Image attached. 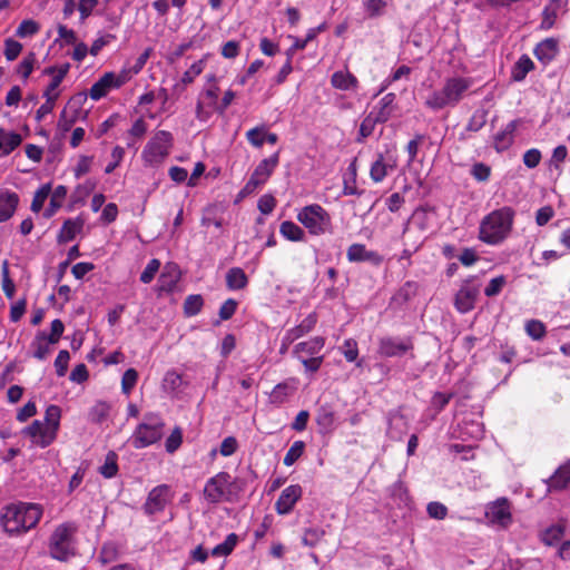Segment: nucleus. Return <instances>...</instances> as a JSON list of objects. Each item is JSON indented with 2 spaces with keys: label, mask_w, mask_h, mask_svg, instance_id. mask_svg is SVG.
Segmentation results:
<instances>
[{
  "label": "nucleus",
  "mask_w": 570,
  "mask_h": 570,
  "mask_svg": "<svg viewBox=\"0 0 570 570\" xmlns=\"http://www.w3.org/2000/svg\"><path fill=\"white\" fill-rule=\"evenodd\" d=\"M412 69L405 65H402L400 66L399 68H396L392 75L386 78L383 83H382V88H381V92L384 91L392 82L394 81H397V80H401L403 78H407L411 73Z\"/></svg>",
  "instance_id": "13d9d810"
},
{
  "label": "nucleus",
  "mask_w": 570,
  "mask_h": 570,
  "mask_svg": "<svg viewBox=\"0 0 570 570\" xmlns=\"http://www.w3.org/2000/svg\"><path fill=\"white\" fill-rule=\"evenodd\" d=\"M505 283H507V279L503 275L492 278L489 282V284L487 285V287L484 288V294L488 297H493V296L498 295L504 287Z\"/></svg>",
  "instance_id": "774afa93"
},
{
  "label": "nucleus",
  "mask_w": 570,
  "mask_h": 570,
  "mask_svg": "<svg viewBox=\"0 0 570 570\" xmlns=\"http://www.w3.org/2000/svg\"><path fill=\"white\" fill-rule=\"evenodd\" d=\"M248 284V277L240 267H232L226 273V286L229 291L244 289Z\"/></svg>",
  "instance_id": "7c9ffc66"
},
{
  "label": "nucleus",
  "mask_w": 570,
  "mask_h": 570,
  "mask_svg": "<svg viewBox=\"0 0 570 570\" xmlns=\"http://www.w3.org/2000/svg\"><path fill=\"white\" fill-rule=\"evenodd\" d=\"M265 127H255L246 132V138L250 145L261 148L264 145Z\"/></svg>",
  "instance_id": "69168bd1"
},
{
  "label": "nucleus",
  "mask_w": 570,
  "mask_h": 570,
  "mask_svg": "<svg viewBox=\"0 0 570 570\" xmlns=\"http://www.w3.org/2000/svg\"><path fill=\"white\" fill-rule=\"evenodd\" d=\"M305 443L303 441H295L284 456V464L292 466L304 453Z\"/></svg>",
  "instance_id": "49530a36"
},
{
  "label": "nucleus",
  "mask_w": 570,
  "mask_h": 570,
  "mask_svg": "<svg viewBox=\"0 0 570 570\" xmlns=\"http://www.w3.org/2000/svg\"><path fill=\"white\" fill-rule=\"evenodd\" d=\"M325 535V531L321 528H309L304 531L302 542L307 547H315Z\"/></svg>",
  "instance_id": "603ef678"
},
{
  "label": "nucleus",
  "mask_w": 570,
  "mask_h": 570,
  "mask_svg": "<svg viewBox=\"0 0 570 570\" xmlns=\"http://www.w3.org/2000/svg\"><path fill=\"white\" fill-rule=\"evenodd\" d=\"M99 472L107 479L114 478L118 472L117 455L109 452L106 455L105 463L99 468Z\"/></svg>",
  "instance_id": "de8ad7c7"
},
{
  "label": "nucleus",
  "mask_w": 570,
  "mask_h": 570,
  "mask_svg": "<svg viewBox=\"0 0 570 570\" xmlns=\"http://www.w3.org/2000/svg\"><path fill=\"white\" fill-rule=\"evenodd\" d=\"M23 433L30 436L32 443L41 449H45L53 443L58 432L41 420H35L29 426L23 430Z\"/></svg>",
  "instance_id": "ddd939ff"
},
{
  "label": "nucleus",
  "mask_w": 570,
  "mask_h": 570,
  "mask_svg": "<svg viewBox=\"0 0 570 570\" xmlns=\"http://www.w3.org/2000/svg\"><path fill=\"white\" fill-rule=\"evenodd\" d=\"M138 380V373L135 368H128L121 379L122 393L129 395Z\"/></svg>",
  "instance_id": "4d7b16f0"
},
{
  "label": "nucleus",
  "mask_w": 570,
  "mask_h": 570,
  "mask_svg": "<svg viewBox=\"0 0 570 570\" xmlns=\"http://www.w3.org/2000/svg\"><path fill=\"white\" fill-rule=\"evenodd\" d=\"M173 493L167 484L155 487L149 493L144 504V511L148 515L163 512L170 502Z\"/></svg>",
  "instance_id": "f8f14e48"
},
{
  "label": "nucleus",
  "mask_w": 570,
  "mask_h": 570,
  "mask_svg": "<svg viewBox=\"0 0 570 570\" xmlns=\"http://www.w3.org/2000/svg\"><path fill=\"white\" fill-rule=\"evenodd\" d=\"M297 220L315 236L325 234L331 227L330 214L318 204L303 207L297 213Z\"/></svg>",
  "instance_id": "0eeeda50"
},
{
  "label": "nucleus",
  "mask_w": 570,
  "mask_h": 570,
  "mask_svg": "<svg viewBox=\"0 0 570 570\" xmlns=\"http://www.w3.org/2000/svg\"><path fill=\"white\" fill-rule=\"evenodd\" d=\"M21 144V136L0 129V155L7 156Z\"/></svg>",
  "instance_id": "f704fd0d"
},
{
  "label": "nucleus",
  "mask_w": 570,
  "mask_h": 570,
  "mask_svg": "<svg viewBox=\"0 0 570 570\" xmlns=\"http://www.w3.org/2000/svg\"><path fill=\"white\" fill-rule=\"evenodd\" d=\"M67 191V187L63 185L57 186L53 190L51 189L49 206L43 212L45 218H51L62 207Z\"/></svg>",
  "instance_id": "c85d7f7f"
},
{
  "label": "nucleus",
  "mask_w": 570,
  "mask_h": 570,
  "mask_svg": "<svg viewBox=\"0 0 570 570\" xmlns=\"http://www.w3.org/2000/svg\"><path fill=\"white\" fill-rule=\"evenodd\" d=\"M317 323L315 313L308 314L297 326L287 330L283 336V346L288 347L294 341L309 333Z\"/></svg>",
  "instance_id": "412c9836"
},
{
  "label": "nucleus",
  "mask_w": 570,
  "mask_h": 570,
  "mask_svg": "<svg viewBox=\"0 0 570 570\" xmlns=\"http://www.w3.org/2000/svg\"><path fill=\"white\" fill-rule=\"evenodd\" d=\"M518 120L508 122L499 132L494 136V148L497 151L507 150L514 140V131L518 128Z\"/></svg>",
  "instance_id": "a878e982"
},
{
  "label": "nucleus",
  "mask_w": 570,
  "mask_h": 570,
  "mask_svg": "<svg viewBox=\"0 0 570 570\" xmlns=\"http://www.w3.org/2000/svg\"><path fill=\"white\" fill-rule=\"evenodd\" d=\"M21 51H22V45L19 41L13 40L11 38H8L4 40L3 55L8 61L16 60L19 57V55L21 53Z\"/></svg>",
  "instance_id": "5fc2aeb1"
},
{
  "label": "nucleus",
  "mask_w": 570,
  "mask_h": 570,
  "mask_svg": "<svg viewBox=\"0 0 570 570\" xmlns=\"http://www.w3.org/2000/svg\"><path fill=\"white\" fill-rule=\"evenodd\" d=\"M281 235L291 242H302L305 238L304 230L291 220H285L279 226Z\"/></svg>",
  "instance_id": "c9c22d12"
},
{
  "label": "nucleus",
  "mask_w": 570,
  "mask_h": 570,
  "mask_svg": "<svg viewBox=\"0 0 570 570\" xmlns=\"http://www.w3.org/2000/svg\"><path fill=\"white\" fill-rule=\"evenodd\" d=\"M233 483L234 481L229 473L219 472L207 480L204 487V498L213 504L228 501Z\"/></svg>",
  "instance_id": "1a4fd4ad"
},
{
  "label": "nucleus",
  "mask_w": 570,
  "mask_h": 570,
  "mask_svg": "<svg viewBox=\"0 0 570 570\" xmlns=\"http://www.w3.org/2000/svg\"><path fill=\"white\" fill-rule=\"evenodd\" d=\"M37 61L36 55L33 52H29L18 65L17 72L26 80L29 78L31 72L33 71L35 63Z\"/></svg>",
  "instance_id": "3c124183"
},
{
  "label": "nucleus",
  "mask_w": 570,
  "mask_h": 570,
  "mask_svg": "<svg viewBox=\"0 0 570 570\" xmlns=\"http://www.w3.org/2000/svg\"><path fill=\"white\" fill-rule=\"evenodd\" d=\"M279 161V154L275 153L268 158L263 159L254 169L252 176L239 193V197L253 194L259 186L264 185Z\"/></svg>",
  "instance_id": "9d476101"
},
{
  "label": "nucleus",
  "mask_w": 570,
  "mask_h": 570,
  "mask_svg": "<svg viewBox=\"0 0 570 570\" xmlns=\"http://www.w3.org/2000/svg\"><path fill=\"white\" fill-rule=\"evenodd\" d=\"M385 7V0H366L364 3L365 11L371 18L383 14Z\"/></svg>",
  "instance_id": "338daca9"
},
{
  "label": "nucleus",
  "mask_w": 570,
  "mask_h": 570,
  "mask_svg": "<svg viewBox=\"0 0 570 570\" xmlns=\"http://www.w3.org/2000/svg\"><path fill=\"white\" fill-rule=\"evenodd\" d=\"M20 197L10 189H0V223L11 219L19 206Z\"/></svg>",
  "instance_id": "6ab92c4d"
},
{
  "label": "nucleus",
  "mask_w": 570,
  "mask_h": 570,
  "mask_svg": "<svg viewBox=\"0 0 570 570\" xmlns=\"http://www.w3.org/2000/svg\"><path fill=\"white\" fill-rule=\"evenodd\" d=\"M206 57L195 61L183 75L181 82L184 85L191 83L196 77H198L205 69Z\"/></svg>",
  "instance_id": "79ce46f5"
},
{
  "label": "nucleus",
  "mask_w": 570,
  "mask_h": 570,
  "mask_svg": "<svg viewBox=\"0 0 570 570\" xmlns=\"http://www.w3.org/2000/svg\"><path fill=\"white\" fill-rule=\"evenodd\" d=\"M76 532L77 525L72 522H65L55 528L48 543L51 558L67 561L76 554Z\"/></svg>",
  "instance_id": "20e7f679"
},
{
  "label": "nucleus",
  "mask_w": 570,
  "mask_h": 570,
  "mask_svg": "<svg viewBox=\"0 0 570 570\" xmlns=\"http://www.w3.org/2000/svg\"><path fill=\"white\" fill-rule=\"evenodd\" d=\"M533 67L534 65L528 56H521L512 68V79L515 81H522L527 77V75L533 69Z\"/></svg>",
  "instance_id": "e433bc0d"
},
{
  "label": "nucleus",
  "mask_w": 570,
  "mask_h": 570,
  "mask_svg": "<svg viewBox=\"0 0 570 570\" xmlns=\"http://www.w3.org/2000/svg\"><path fill=\"white\" fill-rule=\"evenodd\" d=\"M94 163L92 156L81 155L78 158L76 166L73 167V175L77 179L88 174L91 170V166Z\"/></svg>",
  "instance_id": "864d4df0"
},
{
  "label": "nucleus",
  "mask_w": 570,
  "mask_h": 570,
  "mask_svg": "<svg viewBox=\"0 0 570 570\" xmlns=\"http://www.w3.org/2000/svg\"><path fill=\"white\" fill-rule=\"evenodd\" d=\"M479 293L480 285L475 283V279L473 277L465 279L455 295V308L462 314L472 311Z\"/></svg>",
  "instance_id": "9b49d317"
},
{
  "label": "nucleus",
  "mask_w": 570,
  "mask_h": 570,
  "mask_svg": "<svg viewBox=\"0 0 570 570\" xmlns=\"http://www.w3.org/2000/svg\"><path fill=\"white\" fill-rule=\"evenodd\" d=\"M160 268V261L157 258H153L149 261L142 273L140 274V282L144 284H149L156 276L157 272Z\"/></svg>",
  "instance_id": "bf43d9fd"
},
{
  "label": "nucleus",
  "mask_w": 570,
  "mask_h": 570,
  "mask_svg": "<svg viewBox=\"0 0 570 570\" xmlns=\"http://www.w3.org/2000/svg\"><path fill=\"white\" fill-rule=\"evenodd\" d=\"M296 386L289 382L277 384L269 394V402L274 405L285 403L294 394Z\"/></svg>",
  "instance_id": "2f4dec72"
},
{
  "label": "nucleus",
  "mask_w": 570,
  "mask_h": 570,
  "mask_svg": "<svg viewBox=\"0 0 570 570\" xmlns=\"http://www.w3.org/2000/svg\"><path fill=\"white\" fill-rule=\"evenodd\" d=\"M558 53V42L552 39H546L537 45L534 55L538 60L547 65L554 59Z\"/></svg>",
  "instance_id": "cd10ccee"
},
{
  "label": "nucleus",
  "mask_w": 570,
  "mask_h": 570,
  "mask_svg": "<svg viewBox=\"0 0 570 570\" xmlns=\"http://www.w3.org/2000/svg\"><path fill=\"white\" fill-rule=\"evenodd\" d=\"M238 542V537L235 533H230L226 537L224 542L217 544L213 550L214 557H226L232 553Z\"/></svg>",
  "instance_id": "58836bf2"
},
{
  "label": "nucleus",
  "mask_w": 570,
  "mask_h": 570,
  "mask_svg": "<svg viewBox=\"0 0 570 570\" xmlns=\"http://www.w3.org/2000/svg\"><path fill=\"white\" fill-rule=\"evenodd\" d=\"M114 40H116L115 35L100 33L92 42L91 48L89 49L90 53L92 56H97L104 47L110 45Z\"/></svg>",
  "instance_id": "052dcab7"
},
{
  "label": "nucleus",
  "mask_w": 570,
  "mask_h": 570,
  "mask_svg": "<svg viewBox=\"0 0 570 570\" xmlns=\"http://www.w3.org/2000/svg\"><path fill=\"white\" fill-rule=\"evenodd\" d=\"M487 519L492 524L507 528L512 522L510 504L507 499L491 503L485 511Z\"/></svg>",
  "instance_id": "f3484780"
},
{
  "label": "nucleus",
  "mask_w": 570,
  "mask_h": 570,
  "mask_svg": "<svg viewBox=\"0 0 570 570\" xmlns=\"http://www.w3.org/2000/svg\"><path fill=\"white\" fill-rule=\"evenodd\" d=\"M179 279L180 271L178 266L173 263L166 264L158 278L157 291L159 293H169L174 291Z\"/></svg>",
  "instance_id": "4be33fe9"
},
{
  "label": "nucleus",
  "mask_w": 570,
  "mask_h": 570,
  "mask_svg": "<svg viewBox=\"0 0 570 570\" xmlns=\"http://www.w3.org/2000/svg\"><path fill=\"white\" fill-rule=\"evenodd\" d=\"M43 509L38 503L13 502L0 512V524L10 535H19L33 529L40 521Z\"/></svg>",
  "instance_id": "f257e3e1"
},
{
  "label": "nucleus",
  "mask_w": 570,
  "mask_h": 570,
  "mask_svg": "<svg viewBox=\"0 0 570 570\" xmlns=\"http://www.w3.org/2000/svg\"><path fill=\"white\" fill-rule=\"evenodd\" d=\"M324 344V337L315 336L308 341L296 344L293 350V354L297 358L314 357V355L318 354L322 351Z\"/></svg>",
  "instance_id": "b1692460"
},
{
  "label": "nucleus",
  "mask_w": 570,
  "mask_h": 570,
  "mask_svg": "<svg viewBox=\"0 0 570 570\" xmlns=\"http://www.w3.org/2000/svg\"><path fill=\"white\" fill-rule=\"evenodd\" d=\"M70 70V65L68 62L62 63L60 66H51L43 70L45 75L51 76V80L49 85L43 90V97L52 98L53 100H58L61 94L59 89L62 80L67 76Z\"/></svg>",
  "instance_id": "dca6fc26"
},
{
  "label": "nucleus",
  "mask_w": 570,
  "mask_h": 570,
  "mask_svg": "<svg viewBox=\"0 0 570 570\" xmlns=\"http://www.w3.org/2000/svg\"><path fill=\"white\" fill-rule=\"evenodd\" d=\"M515 210L503 206L485 215L480 222L479 239L491 246L503 243L512 232Z\"/></svg>",
  "instance_id": "f03ea898"
},
{
  "label": "nucleus",
  "mask_w": 570,
  "mask_h": 570,
  "mask_svg": "<svg viewBox=\"0 0 570 570\" xmlns=\"http://www.w3.org/2000/svg\"><path fill=\"white\" fill-rule=\"evenodd\" d=\"M183 383V379L179 373L171 370L168 371L163 380V387L167 392H175L177 391Z\"/></svg>",
  "instance_id": "8fccbe9b"
},
{
  "label": "nucleus",
  "mask_w": 570,
  "mask_h": 570,
  "mask_svg": "<svg viewBox=\"0 0 570 570\" xmlns=\"http://www.w3.org/2000/svg\"><path fill=\"white\" fill-rule=\"evenodd\" d=\"M53 344H56V342H51L47 332H38L31 343L33 357L40 361L46 360L51 352L50 346Z\"/></svg>",
  "instance_id": "bb28decb"
},
{
  "label": "nucleus",
  "mask_w": 570,
  "mask_h": 570,
  "mask_svg": "<svg viewBox=\"0 0 570 570\" xmlns=\"http://www.w3.org/2000/svg\"><path fill=\"white\" fill-rule=\"evenodd\" d=\"M546 483L548 492L564 490L570 483V460L561 464Z\"/></svg>",
  "instance_id": "5701e85b"
},
{
  "label": "nucleus",
  "mask_w": 570,
  "mask_h": 570,
  "mask_svg": "<svg viewBox=\"0 0 570 570\" xmlns=\"http://www.w3.org/2000/svg\"><path fill=\"white\" fill-rule=\"evenodd\" d=\"M397 165L396 156L392 153L379 154L370 168V177L374 183H381Z\"/></svg>",
  "instance_id": "2eb2a0df"
},
{
  "label": "nucleus",
  "mask_w": 570,
  "mask_h": 570,
  "mask_svg": "<svg viewBox=\"0 0 570 570\" xmlns=\"http://www.w3.org/2000/svg\"><path fill=\"white\" fill-rule=\"evenodd\" d=\"M173 141L174 138L169 131H157L144 147L141 153L144 164L149 167L159 166L168 157Z\"/></svg>",
  "instance_id": "39448f33"
},
{
  "label": "nucleus",
  "mask_w": 570,
  "mask_h": 570,
  "mask_svg": "<svg viewBox=\"0 0 570 570\" xmlns=\"http://www.w3.org/2000/svg\"><path fill=\"white\" fill-rule=\"evenodd\" d=\"M331 83L340 90H351L357 87V79L348 71L340 70L332 75Z\"/></svg>",
  "instance_id": "72a5a7b5"
},
{
  "label": "nucleus",
  "mask_w": 570,
  "mask_h": 570,
  "mask_svg": "<svg viewBox=\"0 0 570 570\" xmlns=\"http://www.w3.org/2000/svg\"><path fill=\"white\" fill-rule=\"evenodd\" d=\"M390 494L399 507H407L410 504V495L403 482H395L390 488Z\"/></svg>",
  "instance_id": "4c0bfd02"
},
{
  "label": "nucleus",
  "mask_w": 570,
  "mask_h": 570,
  "mask_svg": "<svg viewBox=\"0 0 570 570\" xmlns=\"http://www.w3.org/2000/svg\"><path fill=\"white\" fill-rule=\"evenodd\" d=\"M83 227V220L80 218L67 219L59 233L58 239L60 243H68L75 239V237L81 232Z\"/></svg>",
  "instance_id": "473e14b6"
},
{
  "label": "nucleus",
  "mask_w": 570,
  "mask_h": 570,
  "mask_svg": "<svg viewBox=\"0 0 570 570\" xmlns=\"http://www.w3.org/2000/svg\"><path fill=\"white\" fill-rule=\"evenodd\" d=\"M40 30V24L32 20L26 19L22 20L19 27L16 30V36L19 38H27L36 35Z\"/></svg>",
  "instance_id": "09e8293b"
},
{
  "label": "nucleus",
  "mask_w": 570,
  "mask_h": 570,
  "mask_svg": "<svg viewBox=\"0 0 570 570\" xmlns=\"http://www.w3.org/2000/svg\"><path fill=\"white\" fill-rule=\"evenodd\" d=\"M110 406L108 403L99 401L89 411L88 417L94 423H101L107 420Z\"/></svg>",
  "instance_id": "a19ab883"
},
{
  "label": "nucleus",
  "mask_w": 570,
  "mask_h": 570,
  "mask_svg": "<svg viewBox=\"0 0 570 570\" xmlns=\"http://www.w3.org/2000/svg\"><path fill=\"white\" fill-rule=\"evenodd\" d=\"M61 419V410L58 405H49L45 413V419L41 420L43 423L49 425V428L59 431Z\"/></svg>",
  "instance_id": "a18cd8bd"
},
{
  "label": "nucleus",
  "mask_w": 570,
  "mask_h": 570,
  "mask_svg": "<svg viewBox=\"0 0 570 570\" xmlns=\"http://www.w3.org/2000/svg\"><path fill=\"white\" fill-rule=\"evenodd\" d=\"M302 495L303 489L299 484L288 485L281 492L277 501L275 502L276 512L281 515L291 513Z\"/></svg>",
  "instance_id": "a211bd4d"
},
{
  "label": "nucleus",
  "mask_w": 570,
  "mask_h": 570,
  "mask_svg": "<svg viewBox=\"0 0 570 570\" xmlns=\"http://www.w3.org/2000/svg\"><path fill=\"white\" fill-rule=\"evenodd\" d=\"M426 512L432 519L443 520L448 515V508L441 502L433 501L428 504Z\"/></svg>",
  "instance_id": "0e129e2a"
},
{
  "label": "nucleus",
  "mask_w": 570,
  "mask_h": 570,
  "mask_svg": "<svg viewBox=\"0 0 570 570\" xmlns=\"http://www.w3.org/2000/svg\"><path fill=\"white\" fill-rule=\"evenodd\" d=\"M50 193H51V185L50 184H45V185L40 186L35 191L30 209L33 213H39L42 209L47 198L50 195Z\"/></svg>",
  "instance_id": "ea45409f"
},
{
  "label": "nucleus",
  "mask_w": 570,
  "mask_h": 570,
  "mask_svg": "<svg viewBox=\"0 0 570 570\" xmlns=\"http://www.w3.org/2000/svg\"><path fill=\"white\" fill-rule=\"evenodd\" d=\"M204 305V299L200 295H189L184 302V313L186 316L197 315Z\"/></svg>",
  "instance_id": "c03bdc74"
},
{
  "label": "nucleus",
  "mask_w": 570,
  "mask_h": 570,
  "mask_svg": "<svg viewBox=\"0 0 570 570\" xmlns=\"http://www.w3.org/2000/svg\"><path fill=\"white\" fill-rule=\"evenodd\" d=\"M396 109L395 94H386L371 111L380 124L386 122Z\"/></svg>",
  "instance_id": "393cba45"
},
{
  "label": "nucleus",
  "mask_w": 570,
  "mask_h": 570,
  "mask_svg": "<svg viewBox=\"0 0 570 570\" xmlns=\"http://www.w3.org/2000/svg\"><path fill=\"white\" fill-rule=\"evenodd\" d=\"M163 429V420L157 414L149 413L134 431L130 442L136 449L147 448L161 439Z\"/></svg>",
  "instance_id": "423d86ee"
},
{
  "label": "nucleus",
  "mask_w": 570,
  "mask_h": 570,
  "mask_svg": "<svg viewBox=\"0 0 570 570\" xmlns=\"http://www.w3.org/2000/svg\"><path fill=\"white\" fill-rule=\"evenodd\" d=\"M412 348L411 338L386 336L379 341V354L384 357L402 356Z\"/></svg>",
  "instance_id": "4468645a"
},
{
  "label": "nucleus",
  "mask_w": 570,
  "mask_h": 570,
  "mask_svg": "<svg viewBox=\"0 0 570 570\" xmlns=\"http://www.w3.org/2000/svg\"><path fill=\"white\" fill-rule=\"evenodd\" d=\"M473 80L469 77L453 76L445 78L443 86L434 90L425 100V106L432 110L456 106L472 87Z\"/></svg>",
  "instance_id": "7ed1b4c3"
},
{
  "label": "nucleus",
  "mask_w": 570,
  "mask_h": 570,
  "mask_svg": "<svg viewBox=\"0 0 570 570\" xmlns=\"http://www.w3.org/2000/svg\"><path fill=\"white\" fill-rule=\"evenodd\" d=\"M341 351L344 354V357L346 358L347 362H354L357 360L358 348L355 340H345L343 345L341 346Z\"/></svg>",
  "instance_id": "680f3d73"
},
{
  "label": "nucleus",
  "mask_w": 570,
  "mask_h": 570,
  "mask_svg": "<svg viewBox=\"0 0 570 570\" xmlns=\"http://www.w3.org/2000/svg\"><path fill=\"white\" fill-rule=\"evenodd\" d=\"M70 361V354L67 350H61L56 360H55V368L58 376H65L68 370V364Z\"/></svg>",
  "instance_id": "e2e57ef3"
},
{
  "label": "nucleus",
  "mask_w": 570,
  "mask_h": 570,
  "mask_svg": "<svg viewBox=\"0 0 570 570\" xmlns=\"http://www.w3.org/2000/svg\"><path fill=\"white\" fill-rule=\"evenodd\" d=\"M346 257L351 263L370 262L374 265H380L383 262V257L374 250L366 249L363 244H352L346 252Z\"/></svg>",
  "instance_id": "aec40b11"
},
{
  "label": "nucleus",
  "mask_w": 570,
  "mask_h": 570,
  "mask_svg": "<svg viewBox=\"0 0 570 570\" xmlns=\"http://www.w3.org/2000/svg\"><path fill=\"white\" fill-rule=\"evenodd\" d=\"M525 333L533 340L540 341L547 333L546 325L539 320H530L524 326Z\"/></svg>",
  "instance_id": "37998d69"
},
{
  "label": "nucleus",
  "mask_w": 570,
  "mask_h": 570,
  "mask_svg": "<svg viewBox=\"0 0 570 570\" xmlns=\"http://www.w3.org/2000/svg\"><path fill=\"white\" fill-rule=\"evenodd\" d=\"M130 78L131 71L128 69H122L118 73L112 71L105 72L89 89V97L98 101L111 90L122 87Z\"/></svg>",
  "instance_id": "6e6552de"
},
{
  "label": "nucleus",
  "mask_w": 570,
  "mask_h": 570,
  "mask_svg": "<svg viewBox=\"0 0 570 570\" xmlns=\"http://www.w3.org/2000/svg\"><path fill=\"white\" fill-rule=\"evenodd\" d=\"M484 435L483 424L476 421L459 424V438L464 441H479Z\"/></svg>",
  "instance_id": "c756f323"
},
{
  "label": "nucleus",
  "mask_w": 570,
  "mask_h": 570,
  "mask_svg": "<svg viewBox=\"0 0 570 570\" xmlns=\"http://www.w3.org/2000/svg\"><path fill=\"white\" fill-rule=\"evenodd\" d=\"M77 119H78L77 111H73L72 115H69L68 111L66 109H63L58 119V124H57L58 130H60L62 134L69 131L71 129V127L73 126V124L77 121Z\"/></svg>",
  "instance_id": "6e6d98bb"
}]
</instances>
